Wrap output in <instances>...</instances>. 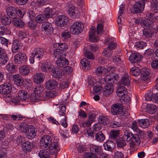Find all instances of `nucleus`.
Here are the masks:
<instances>
[{"label": "nucleus", "instance_id": "774afa93", "mask_svg": "<svg viewBox=\"0 0 158 158\" xmlns=\"http://www.w3.org/2000/svg\"><path fill=\"white\" fill-rule=\"evenodd\" d=\"M154 16L153 14L150 13L148 12L146 15L145 19H147L150 21L152 22L154 19Z\"/></svg>", "mask_w": 158, "mask_h": 158}, {"label": "nucleus", "instance_id": "5fc2aeb1", "mask_svg": "<svg viewBox=\"0 0 158 158\" xmlns=\"http://www.w3.org/2000/svg\"><path fill=\"white\" fill-rule=\"evenodd\" d=\"M43 87L40 85H37L34 88L33 92L37 94L40 95L43 91Z\"/></svg>", "mask_w": 158, "mask_h": 158}, {"label": "nucleus", "instance_id": "a211bd4d", "mask_svg": "<svg viewBox=\"0 0 158 158\" xmlns=\"http://www.w3.org/2000/svg\"><path fill=\"white\" fill-rule=\"evenodd\" d=\"M142 57V56L139 53H132L130 56L129 59L131 63H135L140 61Z\"/></svg>", "mask_w": 158, "mask_h": 158}, {"label": "nucleus", "instance_id": "7c9ffc66", "mask_svg": "<svg viewBox=\"0 0 158 158\" xmlns=\"http://www.w3.org/2000/svg\"><path fill=\"white\" fill-rule=\"evenodd\" d=\"M6 11L8 16L10 18L15 16L17 13L16 9L13 6L8 7Z\"/></svg>", "mask_w": 158, "mask_h": 158}, {"label": "nucleus", "instance_id": "338daca9", "mask_svg": "<svg viewBox=\"0 0 158 158\" xmlns=\"http://www.w3.org/2000/svg\"><path fill=\"white\" fill-rule=\"evenodd\" d=\"M84 158H98L97 156L91 152L86 153L84 156Z\"/></svg>", "mask_w": 158, "mask_h": 158}, {"label": "nucleus", "instance_id": "412c9836", "mask_svg": "<svg viewBox=\"0 0 158 158\" xmlns=\"http://www.w3.org/2000/svg\"><path fill=\"white\" fill-rule=\"evenodd\" d=\"M103 146L105 150L111 151L114 148L115 144L113 141L108 140L104 143Z\"/></svg>", "mask_w": 158, "mask_h": 158}, {"label": "nucleus", "instance_id": "6ab92c4d", "mask_svg": "<svg viewBox=\"0 0 158 158\" xmlns=\"http://www.w3.org/2000/svg\"><path fill=\"white\" fill-rule=\"evenodd\" d=\"M68 14L70 16L74 17V18L78 17L80 15L79 10L77 8L73 6L69 8Z\"/></svg>", "mask_w": 158, "mask_h": 158}, {"label": "nucleus", "instance_id": "69168bd1", "mask_svg": "<svg viewBox=\"0 0 158 158\" xmlns=\"http://www.w3.org/2000/svg\"><path fill=\"white\" fill-rule=\"evenodd\" d=\"M61 36L63 39H68L71 37V34L69 31H65L62 33Z\"/></svg>", "mask_w": 158, "mask_h": 158}, {"label": "nucleus", "instance_id": "0eeeda50", "mask_svg": "<svg viewBox=\"0 0 158 158\" xmlns=\"http://www.w3.org/2000/svg\"><path fill=\"white\" fill-rule=\"evenodd\" d=\"M69 22L68 17L64 15H59L56 19L55 23L59 27H62L67 25Z\"/></svg>", "mask_w": 158, "mask_h": 158}, {"label": "nucleus", "instance_id": "c85d7f7f", "mask_svg": "<svg viewBox=\"0 0 158 158\" xmlns=\"http://www.w3.org/2000/svg\"><path fill=\"white\" fill-rule=\"evenodd\" d=\"M39 68L42 72H48L49 69V65L48 62L40 63L39 64Z\"/></svg>", "mask_w": 158, "mask_h": 158}, {"label": "nucleus", "instance_id": "680f3d73", "mask_svg": "<svg viewBox=\"0 0 158 158\" xmlns=\"http://www.w3.org/2000/svg\"><path fill=\"white\" fill-rule=\"evenodd\" d=\"M91 122L89 120H86L85 121L82 122L80 124V126L84 128L89 127L91 124Z\"/></svg>", "mask_w": 158, "mask_h": 158}, {"label": "nucleus", "instance_id": "a18cd8bd", "mask_svg": "<svg viewBox=\"0 0 158 158\" xmlns=\"http://www.w3.org/2000/svg\"><path fill=\"white\" fill-rule=\"evenodd\" d=\"M81 63L83 68L87 69L89 68L90 66V62L86 58H85L82 59L81 60Z\"/></svg>", "mask_w": 158, "mask_h": 158}, {"label": "nucleus", "instance_id": "39448f33", "mask_svg": "<svg viewBox=\"0 0 158 158\" xmlns=\"http://www.w3.org/2000/svg\"><path fill=\"white\" fill-rule=\"evenodd\" d=\"M12 89V85L9 83L6 82L1 85L0 86V93L5 95L6 98H10L9 94Z\"/></svg>", "mask_w": 158, "mask_h": 158}, {"label": "nucleus", "instance_id": "58836bf2", "mask_svg": "<svg viewBox=\"0 0 158 158\" xmlns=\"http://www.w3.org/2000/svg\"><path fill=\"white\" fill-rule=\"evenodd\" d=\"M19 41L16 40H14L12 45L11 50L13 52L16 53L19 51Z\"/></svg>", "mask_w": 158, "mask_h": 158}, {"label": "nucleus", "instance_id": "f8f14e48", "mask_svg": "<svg viewBox=\"0 0 158 158\" xmlns=\"http://www.w3.org/2000/svg\"><path fill=\"white\" fill-rule=\"evenodd\" d=\"M96 29L94 27H92L89 31V37L90 41L95 42L99 39L98 37L96 34Z\"/></svg>", "mask_w": 158, "mask_h": 158}, {"label": "nucleus", "instance_id": "603ef678", "mask_svg": "<svg viewBox=\"0 0 158 158\" xmlns=\"http://www.w3.org/2000/svg\"><path fill=\"white\" fill-rule=\"evenodd\" d=\"M98 121L103 125H107L109 123L107 118L104 116H100Z\"/></svg>", "mask_w": 158, "mask_h": 158}, {"label": "nucleus", "instance_id": "8fccbe9b", "mask_svg": "<svg viewBox=\"0 0 158 158\" xmlns=\"http://www.w3.org/2000/svg\"><path fill=\"white\" fill-rule=\"evenodd\" d=\"M13 141L16 142L17 144H19L24 141V137L23 136L19 135L17 137L13 136Z\"/></svg>", "mask_w": 158, "mask_h": 158}, {"label": "nucleus", "instance_id": "09e8293b", "mask_svg": "<svg viewBox=\"0 0 158 158\" xmlns=\"http://www.w3.org/2000/svg\"><path fill=\"white\" fill-rule=\"evenodd\" d=\"M29 127L26 123H21L20 125L19 129L21 132L26 133L29 129Z\"/></svg>", "mask_w": 158, "mask_h": 158}, {"label": "nucleus", "instance_id": "e2e57ef3", "mask_svg": "<svg viewBox=\"0 0 158 158\" xmlns=\"http://www.w3.org/2000/svg\"><path fill=\"white\" fill-rule=\"evenodd\" d=\"M136 47L140 49H143L147 46L146 42L143 41L138 42L136 43Z\"/></svg>", "mask_w": 158, "mask_h": 158}, {"label": "nucleus", "instance_id": "f03ea898", "mask_svg": "<svg viewBox=\"0 0 158 158\" xmlns=\"http://www.w3.org/2000/svg\"><path fill=\"white\" fill-rule=\"evenodd\" d=\"M50 153L52 156L50 158H56L60 148L58 143V139L57 136L50 132Z\"/></svg>", "mask_w": 158, "mask_h": 158}, {"label": "nucleus", "instance_id": "2eb2a0df", "mask_svg": "<svg viewBox=\"0 0 158 158\" xmlns=\"http://www.w3.org/2000/svg\"><path fill=\"white\" fill-rule=\"evenodd\" d=\"M131 77L129 74L124 73L123 75L120 83L126 86H128L130 84Z\"/></svg>", "mask_w": 158, "mask_h": 158}, {"label": "nucleus", "instance_id": "3c124183", "mask_svg": "<svg viewBox=\"0 0 158 158\" xmlns=\"http://www.w3.org/2000/svg\"><path fill=\"white\" fill-rule=\"evenodd\" d=\"M49 150H44V151H41L39 153V156L41 158H49Z\"/></svg>", "mask_w": 158, "mask_h": 158}, {"label": "nucleus", "instance_id": "4d7b16f0", "mask_svg": "<svg viewBox=\"0 0 158 158\" xmlns=\"http://www.w3.org/2000/svg\"><path fill=\"white\" fill-rule=\"evenodd\" d=\"M42 27L45 31V33L48 34L49 33V23L48 22L44 23L42 24Z\"/></svg>", "mask_w": 158, "mask_h": 158}, {"label": "nucleus", "instance_id": "ea45409f", "mask_svg": "<svg viewBox=\"0 0 158 158\" xmlns=\"http://www.w3.org/2000/svg\"><path fill=\"white\" fill-rule=\"evenodd\" d=\"M105 139V135L102 131L98 132L95 134V139L97 141L101 142L103 141Z\"/></svg>", "mask_w": 158, "mask_h": 158}, {"label": "nucleus", "instance_id": "473e14b6", "mask_svg": "<svg viewBox=\"0 0 158 158\" xmlns=\"http://www.w3.org/2000/svg\"><path fill=\"white\" fill-rule=\"evenodd\" d=\"M59 111L58 112V114L59 116L58 117L59 119H61V118L64 117V116H66L65 115L66 106L65 105H61L59 106Z\"/></svg>", "mask_w": 158, "mask_h": 158}, {"label": "nucleus", "instance_id": "aec40b11", "mask_svg": "<svg viewBox=\"0 0 158 158\" xmlns=\"http://www.w3.org/2000/svg\"><path fill=\"white\" fill-rule=\"evenodd\" d=\"M12 23L14 26L18 27H23L25 25L24 23L18 17H15L13 18Z\"/></svg>", "mask_w": 158, "mask_h": 158}, {"label": "nucleus", "instance_id": "49530a36", "mask_svg": "<svg viewBox=\"0 0 158 158\" xmlns=\"http://www.w3.org/2000/svg\"><path fill=\"white\" fill-rule=\"evenodd\" d=\"M53 55L55 58L58 59V58L59 59L61 57H64L65 54L60 50L56 49V50L54 51Z\"/></svg>", "mask_w": 158, "mask_h": 158}, {"label": "nucleus", "instance_id": "72a5a7b5", "mask_svg": "<svg viewBox=\"0 0 158 158\" xmlns=\"http://www.w3.org/2000/svg\"><path fill=\"white\" fill-rule=\"evenodd\" d=\"M18 36L20 39H25L24 40L26 41L30 40L28 34L23 31H19L18 33Z\"/></svg>", "mask_w": 158, "mask_h": 158}, {"label": "nucleus", "instance_id": "6e6552de", "mask_svg": "<svg viewBox=\"0 0 158 158\" xmlns=\"http://www.w3.org/2000/svg\"><path fill=\"white\" fill-rule=\"evenodd\" d=\"M145 5V0H140L135 3L133 6V13H140L143 11Z\"/></svg>", "mask_w": 158, "mask_h": 158}, {"label": "nucleus", "instance_id": "4468645a", "mask_svg": "<svg viewBox=\"0 0 158 158\" xmlns=\"http://www.w3.org/2000/svg\"><path fill=\"white\" fill-rule=\"evenodd\" d=\"M44 76L43 73H38L35 74L33 77L34 82L37 84L42 83L44 81Z\"/></svg>", "mask_w": 158, "mask_h": 158}, {"label": "nucleus", "instance_id": "4c0bfd02", "mask_svg": "<svg viewBox=\"0 0 158 158\" xmlns=\"http://www.w3.org/2000/svg\"><path fill=\"white\" fill-rule=\"evenodd\" d=\"M107 72V69L102 66L98 67L95 69V72L98 75H104Z\"/></svg>", "mask_w": 158, "mask_h": 158}, {"label": "nucleus", "instance_id": "393cba45", "mask_svg": "<svg viewBox=\"0 0 158 158\" xmlns=\"http://www.w3.org/2000/svg\"><path fill=\"white\" fill-rule=\"evenodd\" d=\"M127 93V89L124 86H121L117 89V94L119 97L123 98L126 96Z\"/></svg>", "mask_w": 158, "mask_h": 158}, {"label": "nucleus", "instance_id": "b1692460", "mask_svg": "<svg viewBox=\"0 0 158 158\" xmlns=\"http://www.w3.org/2000/svg\"><path fill=\"white\" fill-rule=\"evenodd\" d=\"M49 137L48 135H44L42 137L40 140V144L41 146L44 147L45 148L48 147Z\"/></svg>", "mask_w": 158, "mask_h": 158}, {"label": "nucleus", "instance_id": "a19ab883", "mask_svg": "<svg viewBox=\"0 0 158 158\" xmlns=\"http://www.w3.org/2000/svg\"><path fill=\"white\" fill-rule=\"evenodd\" d=\"M141 73V78L143 81L148 79L150 77L149 72L147 70L142 69Z\"/></svg>", "mask_w": 158, "mask_h": 158}, {"label": "nucleus", "instance_id": "864d4df0", "mask_svg": "<svg viewBox=\"0 0 158 158\" xmlns=\"http://www.w3.org/2000/svg\"><path fill=\"white\" fill-rule=\"evenodd\" d=\"M6 69L9 72L14 73L15 71V66L12 64L9 63L6 66Z\"/></svg>", "mask_w": 158, "mask_h": 158}, {"label": "nucleus", "instance_id": "f3484780", "mask_svg": "<svg viewBox=\"0 0 158 158\" xmlns=\"http://www.w3.org/2000/svg\"><path fill=\"white\" fill-rule=\"evenodd\" d=\"M51 75L56 78H60L62 76L60 69L58 67H53L51 70Z\"/></svg>", "mask_w": 158, "mask_h": 158}, {"label": "nucleus", "instance_id": "ddd939ff", "mask_svg": "<svg viewBox=\"0 0 158 158\" xmlns=\"http://www.w3.org/2000/svg\"><path fill=\"white\" fill-rule=\"evenodd\" d=\"M56 64L57 66L60 68H64L69 64L68 60L64 57L58 58L56 61Z\"/></svg>", "mask_w": 158, "mask_h": 158}, {"label": "nucleus", "instance_id": "5701e85b", "mask_svg": "<svg viewBox=\"0 0 158 158\" xmlns=\"http://www.w3.org/2000/svg\"><path fill=\"white\" fill-rule=\"evenodd\" d=\"M32 147V143L28 141L24 142L22 146L23 150L26 152H30Z\"/></svg>", "mask_w": 158, "mask_h": 158}, {"label": "nucleus", "instance_id": "4be33fe9", "mask_svg": "<svg viewBox=\"0 0 158 158\" xmlns=\"http://www.w3.org/2000/svg\"><path fill=\"white\" fill-rule=\"evenodd\" d=\"M90 152L95 155H99L102 151V149L100 146L94 145H92L90 146Z\"/></svg>", "mask_w": 158, "mask_h": 158}, {"label": "nucleus", "instance_id": "2f4dec72", "mask_svg": "<svg viewBox=\"0 0 158 158\" xmlns=\"http://www.w3.org/2000/svg\"><path fill=\"white\" fill-rule=\"evenodd\" d=\"M138 123L140 126L143 128L148 127L150 125L149 121L147 119L139 120Z\"/></svg>", "mask_w": 158, "mask_h": 158}, {"label": "nucleus", "instance_id": "0e129e2a", "mask_svg": "<svg viewBox=\"0 0 158 158\" xmlns=\"http://www.w3.org/2000/svg\"><path fill=\"white\" fill-rule=\"evenodd\" d=\"M122 58L120 56H114L113 58V61L116 63L117 64H121L123 61H122Z\"/></svg>", "mask_w": 158, "mask_h": 158}, {"label": "nucleus", "instance_id": "37998d69", "mask_svg": "<svg viewBox=\"0 0 158 158\" xmlns=\"http://www.w3.org/2000/svg\"><path fill=\"white\" fill-rule=\"evenodd\" d=\"M152 22L147 19L144 20L141 23L142 26L145 29H148L152 26Z\"/></svg>", "mask_w": 158, "mask_h": 158}, {"label": "nucleus", "instance_id": "6e6d98bb", "mask_svg": "<svg viewBox=\"0 0 158 158\" xmlns=\"http://www.w3.org/2000/svg\"><path fill=\"white\" fill-rule=\"evenodd\" d=\"M132 136L131 139L135 142V143H136L137 145H139L140 143L139 135L137 134H135L133 135Z\"/></svg>", "mask_w": 158, "mask_h": 158}, {"label": "nucleus", "instance_id": "f704fd0d", "mask_svg": "<svg viewBox=\"0 0 158 158\" xmlns=\"http://www.w3.org/2000/svg\"><path fill=\"white\" fill-rule=\"evenodd\" d=\"M133 135L129 130H127L124 131L123 138L125 141H129L132 139Z\"/></svg>", "mask_w": 158, "mask_h": 158}, {"label": "nucleus", "instance_id": "a878e982", "mask_svg": "<svg viewBox=\"0 0 158 158\" xmlns=\"http://www.w3.org/2000/svg\"><path fill=\"white\" fill-rule=\"evenodd\" d=\"M54 48H57L58 50L64 52L66 51L68 49V46L65 43H56L53 45Z\"/></svg>", "mask_w": 158, "mask_h": 158}, {"label": "nucleus", "instance_id": "dca6fc26", "mask_svg": "<svg viewBox=\"0 0 158 158\" xmlns=\"http://www.w3.org/2000/svg\"><path fill=\"white\" fill-rule=\"evenodd\" d=\"M36 132L34 127L30 126L29 129L25 133L27 137L29 139L34 138L36 135Z\"/></svg>", "mask_w": 158, "mask_h": 158}, {"label": "nucleus", "instance_id": "c03bdc74", "mask_svg": "<svg viewBox=\"0 0 158 158\" xmlns=\"http://www.w3.org/2000/svg\"><path fill=\"white\" fill-rule=\"evenodd\" d=\"M1 20L2 23L5 25H8L10 24L11 22V18L9 16H3Z\"/></svg>", "mask_w": 158, "mask_h": 158}, {"label": "nucleus", "instance_id": "1a4fd4ad", "mask_svg": "<svg viewBox=\"0 0 158 158\" xmlns=\"http://www.w3.org/2000/svg\"><path fill=\"white\" fill-rule=\"evenodd\" d=\"M44 15L40 14L38 15L35 18L36 23H43L46 19L49 18V8H47L45 10Z\"/></svg>", "mask_w": 158, "mask_h": 158}, {"label": "nucleus", "instance_id": "13d9d810", "mask_svg": "<svg viewBox=\"0 0 158 158\" xmlns=\"http://www.w3.org/2000/svg\"><path fill=\"white\" fill-rule=\"evenodd\" d=\"M119 134V130H112L110 131V136L111 138L115 139L118 136Z\"/></svg>", "mask_w": 158, "mask_h": 158}, {"label": "nucleus", "instance_id": "bf43d9fd", "mask_svg": "<svg viewBox=\"0 0 158 158\" xmlns=\"http://www.w3.org/2000/svg\"><path fill=\"white\" fill-rule=\"evenodd\" d=\"M102 88L100 85H96L93 88V93L99 94L102 91Z\"/></svg>", "mask_w": 158, "mask_h": 158}, {"label": "nucleus", "instance_id": "20e7f679", "mask_svg": "<svg viewBox=\"0 0 158 158\" xmlns=\"http://www.w3.org/2000/svg\"><path fill=\"white\" fill-rule=\"evenodd\" d=\"M84 28L83 24L81 22H76L74 23L70 27V31L73 34H78Z\"/></svg>", "mask_w": 158, "mask_h": 158}, {"label": "nucleus", "instance_id": "e433bc0d", "mask_svg": "<svg viewBox=\"0 0 158 158\" xmlns=\"http://www.w3.org/2000/svg\"><path fill=\"white\" fill-rule=\"evenodd\" d=\"M40 97V95L37 94L33 92L30 95L29 99L31 103L34 104L38 100Z\"/></svg>", "mask_w": 158, "mask_h": 158}, {"label": "nucleus", "instance_id": "7ed1b4c3", "mask_svg": "<svg viewBox=\"0 0 158 158\" xmlns=\"http://www.w3.org/2000/svg\"><path fill=\"white\" fill-rule=\"evenodd\" d=\"M44 52L42 49L39 48L34 49L32 52L31 56L30 57L29 61L31 64H33L35 61V59L37 61H39L43 56Z\"/></svg>", "mask_w": 158, "mask_h": 158}, {"label": "nucleus", "instance_id": "cd10ccee", "mask_svg": "<svg viewBox=\"0 0 158 158\" xmlns=\"http://www.w3.org/2000/svg\"><path fill=\"white\" fill-rule=\"evenodd\" d=\"M29 94L27 92L24 90H19L18 93V96L21 100H25L28 99L29 97Z\"/></svg>", "mask_w": 158, "mask_h": 158}, {"label": "nucleus", "instance_id": "79ce46f5", "mask_svg": "<svg viewBox=\"0 0 158 158\" xmlns=\"http://www.w3.org/2000/svg\"><path fill=\"white\" fill-rule=\"evenodd\" d=\"M142 70L136 67H133L130 70V73L132 76H137L141 73Z\"/></svg>", "mask_w": 158, "mask_h": 158}, {"label": "nucleus", "instance_id": "052dcab7", "mask_svg": "<svg viewBox=\"0 0 158 158\" xmlns=\"http://www.w3.org/2000/svg\"><path fill=\"white\" fill-rule=\"evenodd\" d=\"M126 141L123 139V138H119V139L117 141V144L118 146L120 147H123L126 144L125 142Z\"/></svg>", "mask_w": 158, "mask_h": 158}, {"label": "nucleus", "instance_id": "423d86ee", "mask_svg": "<svg viewBox=\"0 0 158 158\" xmlns=\"http://www.w3.org/2000/svg\"><path fill=\"white\" fill-rule=\"evenodd\" d=\"M123 107L121 104L117 103L113 104L111 107V112L113 115L120 114L123 115L124 114Z\"/></svg>", "mask_w": 158, "mask_h": 158}, {"label": "nucleus", "instance_id": "f257e3e1", "mask_svg": "<svg viewBox=\"0 0 158 158\" xmlns=\"http://www.w3.org/2000/svg\"><path fill=\"white\" fill-rule=\"evenodd\" d=\"M119 76L116 73H113L111 75H107L105 77V80L107 83L102 89V93L106 96L110 95L113 92L114 90L112 83L114 81L118 79Z\"/></svg>", "mask_w": 158, "mask_h": 158}, {"label": "nucleus", "instance_id": "9d476101", "mask_svg": "<svg viewBox=\"0 0 158 158\" xmlns=\"http://www.w3.org/2000/svg\"><path fill=\"white\" fill-rule=\"evenodd\" d=\"M116 47V44L114 42L110 43L108 47L103 51L102 54L103 55L106 57L111 56L113 52V49H114Z\"/></svg>", "mask_w": 158, "mask_h": 158}, {"label": "nucleus", "instance_id": "bb28decb", "mask_svg": "<svg viewBox=\"0 0 158 158\" xmlns=\"http://www.w3.org/2000/svg\"><path fill=\"white\" fill-rule=\"evenodd\" d=\"M20 74L23 76L27 75L30 72V68L28 66L23 65L19 68Z\"/></svg>", "mask_w": 158, "mask_h": 158}, {"label": "nucleus", "instance_id": "c9c22d12", "mask_svg": "<svg viewBox=\"0 0 158 158\" xmlns=\"http://www.w3.org/2000/svg\"><path fill=\"white\" fill-rule=\"evenodd\" d=\"M147 112L151 114H152L156 112L157 107L153 104H148L147 105Z\"/></svg>", "mask_w": 158, "mask_h": 158}, {"label": "nucleus", "instance_id": "de8ad7c7", "mask_svg": "<svg viewBox=\"0 0 158 158\" xmlns=\"http://www.w3.org/2000/svg\"><path fill=\"white\" fill-rule=\"evenodd\" d=\"M8 58L6 53H5L0 56V64H5L8 61Z\"/></svg>", "mask_w": 158, "mask_h": 158}, {"label": "nucleus", "instance_id": "c756f323", "mask_svg": "<svg viewBox=\"0 0 158 158\" xmlns=\"http://www.w3.org/2000/svg\"><path fill=\"white\" fill-rule=\"evenodd\" d=\"M13 80L18 85L20 86L23 84V80L22 77L18 74H14L13 76Z\"/></svg>", "mask_w": 158, "mask_h": 158}, {"label": "nucleus", "instance_id": "9b49d317", "mask_svg": "<svg viewBox=\"0 0 158 158\" xmlns=\"http://www.w3.org/2000/svg\"><path fill=\"white\" fill-rule=\"evenodd\" d=\"M26 54L21 52L17 53L14 57V61L17 64L23 63L26 61Z\"/></svg>", "mask_w": 158, "mask_h": 158}]
</instances>
